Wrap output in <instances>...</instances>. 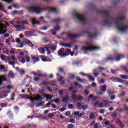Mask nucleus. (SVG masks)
Wrapping results in <instances>:
<instances>
[{
  "label": "nucleus",
  "mask_w": 128,
  "mask_h": 128,
  "mask_svg": "<svg viewBox=\"0 0 128 128\" xmlns=\"http://www.w3.org/2000/svg\"><path fill=\"white\" fill-rule=\"evenodd\" d=\"M98 14H102L104 20H103L104 26H111L112 22L116 24V26L118 32H126L128 28V26H124V22L126 20V16H121L120 17L114 18L110 14V11H104L100 10L98 11Z\"/></svg>",
  "instance_id": "f257e3e1"
},
{
  "label": "nucleus",
  "mask_w": 128,
  "mask_h": 128,
  "mask_svg": "<svg viewBox=\"0 0 128 128\" xmlns=\"http://www.w3.org/2000/svg\"><path fill=\"white\" fill-rule=\"evenodd\" d=\"M27 10L29 12H36V14H40L42 10H48V12H54V14H58V10L52 7H46L45 8H42L40 6H28L27 7Z\"/></svg>",
  "instance_id": "f03ea898"
},
{
  "label": "nucleus",
  "mask_w": 128,
  "mask_h": 128,
  "mask_svg": "<svg viewBox=\"0 0 128 128\" xmlns=\"http://www.w3.org/2000/svg\"><path fill=\"white\" fill-rule=\"evenodd\" d=\"M42 96L46 98V100H52V96L50 94H43L40 96V94H37L36 96L34 97V98H32V96H31L30 98L27 97V100H30L32 102H34V100H44V98H42Z\"/></svg>",
  "instance_id": "7ed1b4c3"
},
{
  "label": "nucleus",
  "mask_w": 128,
  "mask_h": 128,
  "mask_svg": "<svg viewBox=\"0 0 128 128\" xmlns=\"http://www.w3.org/2000/svg\"><path fill=\"white\" fill-rule=\"evenodd\" d=\"M74 18H77L78 20H80L82 24H88V20L84 16V14H80L78 13H76L74 15Z\"/></svg>",
  "instance_id": "20e7f679"
},
{
  "label": "nucleus",
  "mask_w": 128,
  "mask_h": 128,
  "mask_svg": "<svg viewBox=\"0 0 128 128\" xmlns=\"http://www.w3.org/2000/svg\"><path fill=\"white\" fill-rule=\"evenodd\" d=\"M100 50V47L98 46H91L90 47L82 46L81 50H82V52H84V54H86L88 52H92V50Z\"/></svg>",
  "instance_id": "39448f33"
},
{
  "label": "nucleus",
  "mask_w": 128,
  "mask_h": 128,
  "mask_svg": "<svg viewBox=\"0 0 128 128\" xmlns=\"http://www.w3.org/2000/svg\"><path fill=\"white\" fill-rule=\"evenodd\" d=\"M58 55L61 58H66L70 56V54L66 53V50H64V48H62L58 50Z\"/></svg>",
  "instance_id": "423d86ee"
},
{
  "label": "nucleus",
  "mask_w": 128,
  "mask_h": 128,
  "mask_svg": "<svg viewBox=\"0 0 128 128\" xmlns=\"http://www.w3.org/2000/svg\"><path fill=\"white\" fill-rule=\"evenodd\" d=\"M82 34H87L88 38H96V32L92 33L90 31L84 30L82 32Z\"/></svg>",
  "instance_id": "0eeeda50"
},
{
  "label": "nucleus",
  "mask_w": 128,
  "mask_h": 128,
  "mask_svg": "<svg viewBox=\"0 0 128 128\" xmlns=\"http://www.w3.org/2000/svg\"><path fill=\"white\" fill-rule=\"evenodd\" d=\"M124 58V54L118 55L114 58L109 57L106 59V62H108V60H118V61L120 60V58Z\"/></svg>",
  "instance_id": "6e6552de"
},
{
  "label": "nucleus",
  "mask_w": 128,
  "mask_h": 128,
  "mask_svg": "<svg viewBox=\"0 0 128 128\" xmlns=\"http://www.w3.org/2000/svg\"><path fill=\"white\" fill-rule=\"evenodd\" d=\"M7 79L6 77V75H2L0 76V86H2V82H6Z\"/></svg>",
  "instance_id": "1a4fd4ad"
},
{
  "label": "nucleus",
  "mask_w": 128,
  "mask_h": 128,
  "mask_svg": "<svg viewBox=\"0 0 128 128\" xmlns=\"http://www.w3.org/2000/svg\"><path fill=\"white\" fill-rule=\"evenodd\" d=\"M67 36H69L70 40H74V38H76L81 36L80 34H68Z\"/></svg>",
  "instance_id": "9d476101"
},
{
  "label": "nucleus",
  "mask_w": 128,
  "mask_h": 128,
  "mask_svg": "<svg viewBox=\"0 0 128 128\" xmlns=\"http://www.w3.org/2000/svg\"><path fill=\"white\" fill-rule=\"evenodd\" d=\"M111 80L112 82H124V80L120 79V78H111Z\"/></svg>",
  "instance_id": "9b49d317"
},
{
  "label": "nucleus",
  "mask_w": 128,
  "mask_h": 128,
  "mask_svg": "<svg viewBox=\"0 0 128 128\" xmlns=\"http://www.w3.org/2000/svg\"><path fill=\"white\" fill-rule=\"evenodd\" d=\"M32 24H33L34 26L36 25V24H40V21H38L36 20V18H34L32 19Z\"/></svg>",
  "instance_id": "f8f14e48"
},
{
  "label": "nucleus",
  "mask_w": 128,
  "mask_h": 128,
  "mask_svg": "<svg viewBox=\"0 0 128 128\" xmlns=\"http://www.w3.org/2000/svg\"><path fill=\"white\" fill-rule=\"evenodd\" d=\"M31 58L32 60H34V61L33 62H40V58L38 57L35 56H31Z\"/></svg>",
  "instance_id": "ddd939ff"
},
{
  "label": "nucleus",
  "mask_w": 128,
  "mask_h": 128,
  "mask_svg": "<svg viewBox=\"0 0 128 128\" xmlns=\"http://www.w3.org/2000/svg\"><path fill=\"white\" fill-rule=\"evenodd\" d=\"M62 20L60 19V18H55L53 20H52V24H58L59 22H62Z\"/></svg>",
  "instance_id": "4468645a"
},
{
  "label": "nucleus",
  "mask_w": 128,
  "mask_h": 128,
  "mask_svg": "<svg viewBox=\"0 0 128 128\" xmlns=\"http://www.w3.org/2000/svg\"><path fill=\"white\" fill-rule=\"evenodd\" d=\"M90 120H96V115H94V112H91L90 114Z\"/></svg>",
  "instance_id": "2eb2a0df"
},
{
  "label": "nucleus",
  "mask_w": 128,
  "mask_h": 128,
  "mask_svg": "<svg viewBox=\"0 0 128 128\" xmlns=\"http://www.w3.org/2000/svg\"><path fill=\"white\" fill-rule=\"evenodd\" d=\"M26 44L28 45L29 46H31V48H34V45L32 44V42L30 40H26Z\"/></svg>",
  "instance_id": "dca6fc26"
},
{
  "label": "nucleus",
  "mask_w": 128,
  "mask_h": 128,
  "mask_svg": "<svg viewBox=\"0 0 128 128\" xmlns=\"http://www.w3.org/2000/svg\"><path fill=\"white\" fill-rule=\"evenodd\" d=\"M50 44H47L45 47L44 48L46 50V52H48V54L49 56L50 54H52V52L48 50V48L50 46Z\"/></svg>",
  "instance_id": "f3484780"
},
{
  "label": "nucleus",
  "mask_w": 128,
  "mask_h": 128,
  "mask_svg": "<svg viewBox=\"0 0 128 128\" xmlns=\"http://www.w3.org/2000/svg\"><path fill=\"white\" fill-rule=\"evenodd\" d=\"M100 90L104 92L106 90V84L100 87Z\"/></svg>",
  "instance_id": "a211bd4d"
},
{
  "label": "nucleus",
  "mask_w": 128,
  "mask_h": 128,
  "mask_svg": "<svg viewBox=\"0 0 128 128\" xmlns=\"http://www.w3.org/2000/svg\"><path fill=\"white\" fill-rule=\"evenodd\" d=\"M44 48L46 49V48H44H44H38V52H40V54H44V52H46V50H44Z\"/></svg>",
  "instance_id": "6ab92c4d"
},
{
  "label": "nucleus",
  "mask_w": 128,
  "mask_h": 128,
  "mask_svg": "<svg viewBox=\"0 0 128 128\" xmlns=\"http://www.w3.org/2000/svg\"><path fill=\"white\" fill-rule=\"evenodd\" d=\"M56 112H52V113L48 114V117L50 118H54V116H56Z\"/></svg>",
  "instance_id": "aec40b11"
},
{
  "label": "nucleus",
  "mask_w": 128,
  "mask_h": 128,
  "mask_svg": "<svg viewBox=\"0 0 128 128\" xmlns=\"http://www.w3.org/2000/svg\"><path fill=\"white\" fill-rule=\"evenodd\" d=\"M117 124H118V126H120V128H124V124H122V121H120V120H117Z\"/></svg>",
  "instance_id": "412c9836"
},
{
  "label": "nucleus",
  "mask_w": 128,
  "mask_h": 128,
  "mask_svg": "<svg viewBox=\"0 0 128 128\" xmlns=\"http://www.w3.org/2000/svg\"><path fill=\"white\" fill-rule=\"evenodd\" d=\"M74 86L78 88H84V87H82V84H78V82H75L74 84Z\"/></svg>",
  "instance_id": "4be33fe9"
},
{
  "label": "nucleus",
  "mask_w": 128,
  "mask_h": 128,
  "mask_svg": "<svg viewBox=\"0 0 128 128\" xmlns=\"http://www.w3.org/2000/svg\"><path fill=\"white\" fill-rule=\"evenodd\" d=\"M61 46H64V48H72V45H70V44H66V43L62 44H61Z\"/></svg>",
  "instance_id": "5701e85b"
},
{
  "label": "nucleus",
  "mask_w": 128,
  "mask_h": 128,
  "mask_svg": "<svg viewBox=\"0 0 128 128\" xmlns=\"http://www.w3.org/2000/svg\"><path fill=\"white\" fill-rule=\"evenodd\" d=\"M41 84L42 86H48V84H50V82L48 81L44 80L42 82Z\"/></svg>",
  "instance_id": "b1692460"
},
{
  "label": "nucleus",
  "mask_w": 128,
  "mask_h": 128,
  "mask_svg": "<svg viewBox=\"0 0 128 128\" xmlns=\"http://www.w3.org/2000/svg\"><path fill=\"white\" fill-rule=\"evenodd\" d=\"M27 128H36V125L28 124H27Z\"/></svg>",
  "instance_id": "393cba45"
},
{
  "label": "nucleus",
  "mask_w": 128,
  "mask_h": 128,
  "mask_svg": "<svg viewBox=\"0 0 128 128\" xmlns=\"http://www.w3.org/2000/svg\"><path fill=\"white\" fill-rule=\"evenodd\" d=\"M111 116L112 118H116V116H118V114H116V112H114L112 113V114H111Z\"/></svg>",
  "instance_id": "a878e982"
},
{
  "label": "nucleus",
  "mask_w": 128,
  "mask_h": 128,
  "mask_svg": "<svg viewBox=\"0 0 128 128\" xmlns=\"http://www.w3.org/2000/svg\"><path fill=\"white\" fill-rule=\"evenodd\" d=\"M72 100H78V96L76 94H72L71 96Z\"/></svg>",
  "instance_id": "bb28decb"
},
{
  "label": "nucleus",
  "mask_w": 128,
  "mask_h": 128,
  "mask_svg": "<svg viewBox=\"0 0 128 128\" xmlns=\"http://www.w3.org/2000/svg\"><path fill=\"white\" fill-rule=\"evenodd\" d=\"M88 78H89L90 80H91V82H94V78L90 75L88 76Z\"/></svg>",
  "instance_id": "cd10ccee"
},
{
  "label": "nucleus",
  "mask_w": 128,
  "mask_h": 128,
  "mask_svg": "<svg viewBox=\"0 0 128 128\" xmlns=\"http://www.w3.org/2000/svg\"><path fill=\"white\" fill-rule=\"evenodd\" d=\"M104 104L105 108H108V106H110V104L108 102V100L104 101Z\"/></svg>",
  "instance_id": "c85d7f7f"
},
{
  "label": "nucleus",
  "mask_w": 128,
  "mask_h": 128,
  "mask_svg": "<svg viewBox=\"0 0 128 128\" xmlns=\"http://www.w3.org/2000/svg\"><path fill=\"white\" fill-rule=\"evenodd\" d=\"M8 75L10 76V78H14V72L12 71L9 72Z\"/></svg>",
  "instance_id": "c756f323"
},
{
  "label": "nucleus",
  "mask_w": 128,
  "mask_h": 128,
  "mask_svg": "<svg viewBox=\"0 0 128 128\" xmlns=\"http://www.w3.org/2000/svg\"><path fill=\"white\" fill-rule=\"evenodd\" d=\"M62 102H65L66 104H68V98L63 97L62 99Z\"/></svg>",
  "instance_id": "7c9ffc66"
},
{
  "label": "nucleus",
  "mask_w": 128,
  "mask_h": 128,
  "mask_svg": "<svg viewBox=\"0 0 128 128\" xmlns=\"http://www.w3.org/2000/svg\"><path fill=\"white\" fill-rule=\"evenodd\" d=\"M120 78H124V80H126L128 78V76H124V74H121V75H120Z\"/></svg>",
  "instance_id": "2f4dec72"
},
{
  "label": "nucleus",
  "mask_w": 128,
  "mask_h": 128,
  "mask_svg": "<svg viewBox=\"0 0 128 128\" xmlns=\"http://www.w3.org/2000/svg\"><path fill=\"white\" fill-rule=\"evenodd\" d=\"M78 82H84L86 80H82L80 77L78 76L76 78Z\"/></svg>",
  "instance_id": "473e14b6"
},
{
  "label": "nucleus",
  "mask_w": 128,
  "mask_h": 128,
  "mask_svg": "<svg viewBox=\"0 0 128 128\" xmlns=\"http://www.w3.org/2000/svg\"><path fill=\"white\" fill-rule=\"evenodd\" d=\"M21 97V98H28V96H26V94H20L19 95Z\"/></svg>",
  "instance_id": "72a5a7b5"
},
{
  "label": "nucleus",
  "mask_w": 128,
  "mask_h": 128,
  "mask_svg": "<svg viewBox=\"0 0 128 128\" xmlns=\"http://www.w3.org/2000/svg\"><path fill=\"white\" fill-rule=\"evenodd\" d=\"M107 92L108 94H114V92H112V91L110 89H108L107 90Z\"/></svg>",
  "instance_id": "f704fd0d"
},
{
  "label": "nucleus",
  "mask_w": 128,
  "mask_h": 128,
  "mask_svg": "<svg viewBox=\"0 0 128 128\" xmlns=\"http://www.w3.org/2000/svg\"><path fill=\"white\" fill-rule=\"evenodd\" d=\"M19 72H20V74H21V76H24V74H26V72L23 69L20 70Z\"/></svg>",
  "instance_id": "c9c22d12"
},
{
  "label": "nucleus",
  "mask_w": 128,
  "mask_h": 128,
  "mask_svg": "<svg viewBox=\"0 0 128 128\" xmlns=\"http://www.w3.org/2000/svg\"><path fill=\"white\" fill-rule=\"evenodd\" d=\"M57 48H58V47H57L56 45L53 46H52L50 48V50H56Z\"/></svg>",
  "instance_id": "e433bc0d"
},
{
  "label": "nucleus",
  "mask_w": 128,
  "mask_h": 128,
  "mask_svg": "<svg viewBox=\"0 0 128 128\" xmlns=\"http://www.w3.org/2000/svg\"><path fill=\"white\" fill-rule=\"evenodd\" d=\"M26 62H30V56H26Z\"/></svg>",
  "instance_id": "4c0bfd02"
},
{
  "label": "nucleus",
  "mask_w": 128,
  "mask_h": 128,
  "mask_svg": "<svg viewBox=\"0 0 128 128\" xmlns=\"http://www.w3.org/2000/svg\"><path fill=\"white\" fill-rule=\"evenodd\" d=\"M4 8V6L0 4V10H2V12H5V14H6V11L4 10H3Z\"/></svg>",
  "instance_id": "58836bf2"
},
{
  "label": "nucleus",
  "mask_w": 128,
  "mask_h": 128,
  "mask_svg": "<svg viewBox=\"0 0 128 128\" xmlns=\"http://www.w3.org/2000/svg\"><path fill=\"white\" fill-rule=\"evenodd\" d=\"M21 24H28V20H25L24 21L22 22Z\"/></svg>",
  "instance_id": "ea45409f"
},
{
  "label": "nucleus",
  "mask_w": 128,
  "mask_h": 128,
  "mask_svg": "<svg viewBox=\"0 0 128 128\" xmlns=\"http://www.w3.org/2000/svg\"><path fill=\"white\" fill-rule=\"evenodd\" d=\"M86 113L84 112H82V113H80L78 115V118H82V116H84V114H85Z\"/></svg>",
  "instance_id": "a19ab883"
},
{
  "label": "nucleus",
  "mask_w": 128,
  "mask_h": 128,
  "mask_svg": "<svg viewBox=\"0 0 128 128\" xmlns=\"http://www.w3.org/2000/svg\"><path fill=\"white\" fill-rule=\"evenodd\" d=\"M0 28H6V26L4 24H0Z\"/></svg>",
  "instance_id": "79ce46f5"
},
{
  "label": "nucleus",
  "mask_w": 128,
  "mask_h": 128,
  "mask_svg": "<svg viewBox=\"0 0 128 128\" xmlns=\"http://www.w3.org/2000/svg\"><path fill=\"white\" fill-rule=\"evenodd\" d=\"M84 100V98L82 96H78L77 100Z\"/></svg>",
  "instance_id": "37998d69"
},
{
  "label": "nucleus",
  "mask_w": 128,
  "mask_h": 128,
  "mask_svg": "<svg viewBox=\"0 0 128 128\" xmlns=\"http://www.w3.org/2000/svg\"><path fill=\"white\" fill-rule=\"evenodd\" d=\"M98 69L100 70V72H102V70H106V68L102 66L98 67Z\"/></svg>",
  "instance_id": "c03bdc74"
},
{
  "label": "nucleus",
  "mask_w": 128,
  "mask_h": 128,
  "mask_svg": "<svg viewBox=\"0 0 128 128\" xmlns=\"http://www.w3.org/2000/svg\"><path fill=\"white\" fill-rule=\"evenodd\" d=\"M58 72H64V70L62 68H58Z\"/></svg>",
  "instance_id": "a18cd8bd"
},
{
  "label": "nucleus",
  "mask_w": 128,
  "mask_h": 128,
  "mask_svg": "<svg viewBox=\"0 0 128 128\" xmlns=\"http://www.w3.org/2000/svg\"><path fill=\"white\" fill-rule=\"evenodd\" d=\"M6 56L5 55H2L0 56L1 60H6Z\"/></svg>",
  "instance_id": "49530a36"
},
{
  "label": "nucleus",
  "mask_w": 128,
  "mask_h": 128,
  "mask_svg": "<svg viewBox=\"0 0 128 128\" xmlns=\"http://www.w3.org/2000/svg\"><path fill=\"white\" fill-rule=\"evenodd\" d=\"M98 108H104V103L100 102L99 104L98 105Z\"/></svg>",
  "instance_id": "de8ad7c7"
},
{
  "label": "nucleus",
  "mask_w": 128,
  "mask_h": 128,
  "mask_svg": "<svg viewBox=\"0 0 128 128\" xmlns=\"http://www.w3.org/2000/svg\"><path fill=\"white\" fill-rule=\"evenodd\" d=\"M90 94V91H88V90H85L84 91V94L85 96H88V94Z\"/></svg>",
  "instance_id": "09e8293b"
},
{
  "label": "nucleus",
  "mask_w": 128,
  "mask_h": 128,
  "mask_svg": "<svg viewBox=\"0 0 128 128\" xmlns=\"http://www.w3.org/2000/svg\"><path fill=\"white\" fill-rule=\"evenodd\" d=\"M116 98V96L114 95H112L110 96V100H114Z\"/></svg>",
  "instance_id": "8fccbe9b"
},
{
  "label": "nucleus",
  "mask_w": 128,
  "mask_h": 128,
  "mask_svg": "<svg viewBox=\"0 0 128 128\" xmlns=\"http://www.w3.org/2000/svg\"><path fill=\"white\" fill-rule=\"evenodd\" d=\"M54 30H60V26H56L54 28Z\"/></svg>",
  "instance_id": "3c124183"
},
{
  "label": "nucleus",
  "mask_w": 128,
  "mask_h": 128,
  "mask_svg": "<svg viewBox=\"0 0 128 128\" xmlns=\"http://www.w3.org/2000/svg\"><path fill=\"white\" fill-rule=\"evenodd\" d=\"M88 106H86V105H82V110H86V108H88Z\"/></svg>",
  "instance_id": "603ef678"
},
{
  "label": "nucleus",
  "mask_w": 128,
  "mask_h": 128,
  "mask_svg": "<svg viewBox=\"0 0 128 128\" xmlns=\"http://www.w3.org/2000/svg\"><path fill=\"white\" fill-rule=\"evenodd\" d=\"M95 124H96V120H93V121L90 123V126H94Z\"/></svg>",
  "instance_id": "864d4df0"
},
{
  "label": "nucleus",
  "mask_w": 128,
  "mask_h": 128,
  "mask_svg": "<svg viewBox=\"0 0 128 128\" xmlns=\"http://www.w3.org/2000/svg\"><path fill=\"white\" fill-rule=\"evenodd\" d=\"M74 125H73L72 124H69L68 125V128H74Z\"/></svg>",
  "instance_id": "5fc2aeb1"
},
{
  "label": "nucleus",
  "mask_w": 128,
  "mask_h": 128,
  "mask_svg": "<svg viewBox=\"0 0 128 128\" xmlns=\"http://www.w3.org/2000/svg\"><path fill=\"white\" fill-rule=\"evenodd\" d=\"M122 68H123V70H124V72H128V68H126V67L122 66Z\"/></svg>",
  "instance_id": "6e6d98bb"
},
{
  "label": "nucleus",
  "mask_w": 128,
  "mask_h": 128,
  "mask_svg": "<svg viewBox=\"0 0 128 128\" xmlns=\"http://www.w3.org/2000/svg\"><path fill=\"white\" fill-rule=\"evenodd\" d=\"M46 90H49L50 92H52V88H50V87L48 86H46Z\"/></svg>",
  "instance_id": "4d7b16f0"
},
{
  "label": "nucleus",
  "mask_w": 128,
  "mask_h": 128,
  "mask_svg": "<svg viewBox=\"0 0 128 128\" xmlns=\"http://www.w3.org/2000/svg\"><path fill=\"white\" fill-rule=\"evenodd\" d=\"M5 68H6V67H4V65L0 66V70H4Z\"/></svg>",
  "instance_id": "13d9d810"
},
{
  "label": "nucleus",
  "mask_w": 128,
  "mask_h": 128,
  "mask_svg": "<svg viewBox=\"0 0 128 128\" xmlns=\"http://www.w3.org/2000/svg\"><path fill=\"white\" fill-rule=\"evenodd\" d=\"M10 90H4L3 94H10Z\"/></svg>",
  "instance_id": "bf43d9fd"
},
{
  "label": "nucleus",
  "mask_w": 128,
  "mask_h": 128,
  "mask_svg": "<svg viewBox=\"0 0 128 128\" xmlns=\"http://www.w3.org/2000/svg\"><path fill=\"white\" fill-rule=\"evenodd\" d=\"M70 122H72V124H74V122H76V120L74 118H71L70 120Z\"/></svg>",
  "instance_id": "052dcab7"
},
{
  "label": "nucleus",
  "mask_w": 128,
  "mask_h": 128,
  "mask_svg": "<svg viewBox=\"0 0 128 128\" xmlns=\"http://www.w3.org/2000/svg\"><path fill=\"white\" fill-rule=\"evenodd\" d=\"M106 110H104V109H102L100 110V114H104Z\"/></svg>",
  "instance_id": "680f3d73"
},
{
  "label": "nucleus",
  "mask_w": 128,
  "mask_h": 128,
  "mask_svg": "<svg viewBox=\"0 0 128 128\" xmlns=\"http://www.w3.org/2000/svg\"><path fill=\"white\" fill-rule=\"evenodd\" d=\"M1 106H2V108H6V104L2 103L1 104Z\"/></svg>",
  "instance_id": "e2e57ef3"
},
{
  "label": "nucleus",
  "mask_w": 128,
  "mask_h": 128,
  "mask_svg": "<svg viewBox=\"0 0 128 128\" xmlns=\"http://www.w3.org/2000/svg\"><path fill=\"white\" fill-rule=\"evenodd\" d=\"M37 76H40L41 78H42V76H44L42 74L39 73L37 74Z\"/></svg>",
  "instance_id": "0e129e2a"
},
{
  "label": "nucleus",
  "mask_w": 128,
  "mask_h": 128,
  "mask_svg": "<svg viewBox=\"0 0 128 128\" xmlns=\"http://www.w3.org/2000/svg\"><path fill=\"white\" fill-rule=\"evenodd\" d=\"M42 62H48V59L46 58H42Z\"/></svg>",
  "instance_id": "69168bd1"
},
{
  "label": "nucleus",
  "mask_w": 128,
  "mask_h": 128,
  "mask_svg": "<svg viewBox=\"0 0 128 128\" xmlns=\"http://www.w3.org/2000/svg\"><path fill=\"white\" fill-rule=\"evenodd\" d=\"M66 116H68L70 115V112L68 111L65 113Z\"/></svg>",
  "instance_id": "338daca9"
},
{
  "label": "nucleus",
  "mask_w": 128,
  "mask_h": 128,
  "mask_svg": "<svg viewBox=\"0 0 128 128\" xmlns=\"http://www.w3.org/2000/svg\"><path fill=\"white\" fill-rule=\"evenodd\" d=\"M54 102H56V104H60V100L58 99L54 100Z\"/></svg>",
  "instance_id": "774afa93"
}]
</instances>
